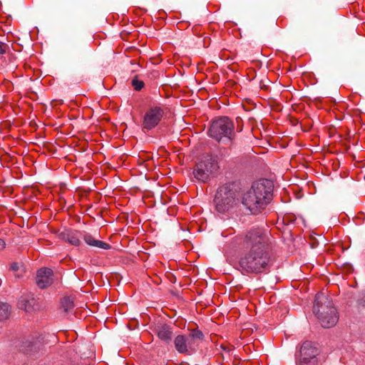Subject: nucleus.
<instances>
[{
  "label": "nucleus",
  "instance_id": "f257e3e1",
  "mask_svg": "<svg viewBox=\"0 0 365 365\" xmlns=\"http://www.w3.org/2000/svg\"><path fill=\"white\" fill-rule=\"evenodd\" d=\"M269 233L256 228L248 231L242 242L244 250L239 266L247 274H261L269 270L271 267L270 244Z\"/></svg>",
  "mask_w": 365,
  "mask_h": 365
},
{
  "label": "nucleus",
  "instance_id": "f03ea898",
  "mask_svg": "<svg viewBox=\"0 0 365 365\" xmlns=\"http://www.w3.org/2000/svg\"><path fill=\"white\" fill-rule=\"evenodd\" d=\"M273 184L268 180H260L252 184L244 193L242 202L252 214L263 210L272 199Z\"/></svg>",
  "mask_w": 365,
  "mask_h": 365
},
{
  "label": "nucleus",
  "instance_id": "7ed1b4c3",
  "mask_svg": "<svg viewBox=\"0 0 365 365\" xmlns=\"http://www.w3.org/2000/svg\"><path fill=\"white\" fill-rule=\"evenodd\" d=\"M313 311L324 328L331 327L338 322L336 308L329 298L323 293L316 294Z\"/></svg>",
  "mask_w": 365,
  "mask_h": 365
},
{
  "label": "nucleus",
  "instance_id": "20e7f679",
  "mask_svg": "<svg viewBox=\"0 0 365 365\" xmlns=\"http://www.w3.org/2000/svg\"><path fill=\"white\" fill-rule=\"evenodd\" d=\"M238 195V191L233 183H226L220 186L214 200L217 211L225 213L231 210L237 205Z\"/></svg>",
  "mask_w": 365,
  "mask_h": 365
},
{
  "label": "nucleus",
  "instance_id": "39448f33",
  "mask_svg": "<svg viewBox=\"0 0 365 365\" xmlns=\"http://www.w3.org/2000/svg\"><path fill=\"white\" fill-rule=\"evenodd\" d=\"M220 168L217 156L207 155L196 164L193 175L197 180L207 182L217 174Z\"/></svg>",
  "mask_w": 365,
  "mask_h": 365
},
{
  "label": "nucleus",
  "instance_id": "423d86ee",
  "mask_svg": "<svg viewBox=\"0 0 365 365\" xmlns=\"http://www.w3.org/2000/svg\"><path fill=\"white\" fill-rule=\"evenodd\" d=\"M233 129L234 125L230 118L222 115L212 121L208 133L210 137L219 141L223 136L230 138Z\"/></svg>",
  "mask_w": 365,
  "mask_h": 365
},
{
  "label": "nucleus",
  "instance_id": "0eeeda50",
  "mask_svg": "<svg viewBox=\"0 0 365 365\" xmlns=\"http://www.w3.org/2000/svg\"><path fill=\"white\" fill-rule=\"evenodd\" d=\"M318 349L310 342H305L300 349V358L298 365H317Z\"/></svg>",
  "mask_w": 365,
  "mask_h": 365
},
{
  "label": "nucleus",
  "instance_id": "6e6552de",
  "mask_svg": "<svg viewBox=\"0 0 365 365\" xmlns=\"http://www.w3.org/2000/svg\"><path fill=\"white\" fill-rule=\"evenodd\" d=\"M53 282V271L49 268H41L36 274V284L41 289L50 286Z\"/></svg>",
  "mask_w": 365,
  "mask_h": 365
},
{
  "label": "nucleus",
  "instance_id": "1a4fd4ad",
  "mask_svg": "<svg viewBox=\"0 0 365 365\" xmlns=\"http://www.w3.org/2000/svg\"><path fill=\"white\" fill-rule=\"evenodd\" d=\"M40 345V336H31L22 341L21 350L26 354H30L38 349Z\"/></svg>",
  "mask_w": 365,
  "mask_h": 365
},
{
  "label": "nucleus",
  "instance_id": "9d476101",
  "mask_svg": "<svg viewBox=\"0 0 365 365\" xmlns=\"http://www.w3.org/2000/svg\"><path fill=\"white\" fill-rule=\"evenodd\" d=\"M155 332L158 337L165 344H169L171 341L173 332L170 325L167 324L158 325L155 329Z\"/></svg>",
  "mask_w": 365,
  "mask_h": 365
},
{
  "label": "nucleus",
  "instance_id": "9b49d317",
  "mask_svg": "<svg viewBox=\"0 0 365 365\" xmlns=\"http://www.w3.org/2000/svg\"><path fill=\"white\" fill-rule=\"evenodd\" d=\"M82 233L77 230H66L60 234L61 238L73 246L81 245Z\"/></svg>",
  "mask_w": 365,
  "mask_h": 365
},
{
  "label": "nucleus",
  "instance_id": "f8f14e48",
  "mask_svg": "<svg viewBox=\"0 0 365 365\" xmlns=\"http://www.w3.org/2000/svg\"><path fill=\"white\" fill-rule=\"evenodd\" d=\"M36 300L33 297H22L19 302V307L28 313L36 311Z\"/></svg>",
  "mask_w": 365,
  "mask_h": 365
},
{
  "label": "nucleus",
  "instance_id": "ddd939ff",
  "mask_svg": "<svg viewBox=\"0 0 365 365\" xmlns=\"http://www.w3.org/2000/svg\"><path fill=\"white\" fill-rule=\"evenodd\" d=\"M81 238L90 246L96 247L103 250L110 249V245L106 242L101 240H98L93 238V237L88 233L82 234Z\"/></svg>",
  "mask_w": 365,
  "mask_h": 365
},
{
  "label": "nucleus",
  "instance_id": "4468645a",
  "mask_svg": "<svg viewBox=\"0 0 365 365\" xmlns=\"http://www.w3.org/2000/svg\"><path fill=\"white\" fill-rule=\"evenodd\" d=\"M176 350L180 354L187 351V346L191 344V341L184 335H178L174 339Z\"/></svg>",
  "mask_w": 365,
  "mask_h": 365
},
{
  "label": "nucleus",
  "instance_id": "2eb2a0df",
  "mask_svg": "<svg viewBox=\"0 0 365 365\" xmlns=\"http://www.w3.org/2000/svg\"><path fill=\"white\" fill-rule=\"evenodd\" d=\"M159 115H144L143 120V128L144 129L150 130L156 126L160 122Z\"/></svg>",
  "mask_w": 365,
  "mask_h": 365
},
{
  "label": "nucleus",
  "instance_id": "dca6fc26",
  "mask_svg": "<svg viewBox=\"0 0 365 365\" xmlns=\"http://www.w3.org/2000/svg\"><path fill=\"white\" fill-rule=\"evenodd\" d=\"M170 110L165 106H161L160 105H153L150 108L149 113L147 114H165L169 113Z\"/></svg>",
  "mask_w": 365,
  "mask_h": 365
},
{
  "label": "nucleus",
  "instance_id": "f3484780",
  "mask_svg": "<svg viewBox=\"0 0 365 365\" xmlns=\"http://www.w3.org/2000/svg\"><path fill=\"white\" fill-rule=\"evenodd\" d=\"M61 309L64 312L68 313L71 312L74 307L73 302L68 297H64L61 300Z\"/></svg>",
  "mask_w": 365,
  "mask_h": 365
},
{
  "label": "nucleus",
  "instance_id": "a211bd4d",
  "mask_svg": "<svg viewBox=\"0 0 365 365\" xmlns=\"http://www.w3.org/2000/svg\"><path fill=\"white\" fill-rule=\"evenodd\" d=\"M11 314V306L6 303H1V320L6 319Z\"/></svg>",
  "mask_w": 365,
  "mask_h": 365
},
{
  "label": "nucleus",
  "instance_id": "6ab92c4d",
  "mask_svg": "<svg viewBox=\"0 0 365 365\" xmlns=\"http://www.w3.org/2000/svg\"><path fill=\"white\" fill-rule=\"evenodd\" d=\"M203 337V334L201 331L200 330H192V332L190 333V334L189 335V336L187 337L190 341H191V344L192 343V341L194 339H202Z\"/></svg>",
  "mask_w": 365,
  "mask_h": 365
},
{
  "label": "nucleus",
  "instance_id": "aec40b11",
  "mask_svg": "<svg viewBox=\"0 0 365 365\" xmlns=\"http://www.w3.org/2000/svg\"><path fill=\"white\" fill-rule=\"evenodd\" d=\"M132 86L135 91H140L144 86V83L135 77L132 80Z\"/></svg>",
  "mask_w": 365,
  "mask_h": 365
},
{
  "label": "nucleus",
  "instance_id": "412c9836",
  "mask_svg": "<svg viewBox=\"0 0 365 365\" xmlns=\"http://www.w3.org/2000/svg\"><path fill=\"white\" fill-rule=\"evenodd\" d=\"M11 269L14 271V272H17L19 270L21 269V266L18 264V263H13L11 265Z\"/></svg>",
  "mask_w": 365,
  "mask_h": 365
},
{
  "label": "nucleus",
  "instance_id": "4be33fe9",
  "mask_svg": "<svg viewBox=\"0 0 365 365\" xmlns=\"http://www.w3.org/2000/svg\"><path fill=\"white\" fill-rule=\"evenodd\" d=\"M4 85L5 86V87H6V88H7L8 90H11V88H12V84H11V83L10 81H5L4 82Z\"/></svg>",
  "mask_w": 365,
  "mask_h": 365
},
{
  "label": "nucleus",
  "instance_id": "5701e85b",
  "mask_svg": "<svg viewBox=\"0 0 365 365\" xmlns=\"http://www.w3.org/2000/svg\"><path fill=\"white\" fill-rule=\"evenodd\" d=\"M288 117H289V120L293 125H296L299 121V120L294 118L292 115H288Z\"/></svg>",
  "mask_w": 365,
  "mask_h": 365
},
{
  "label": "nucleus",
  "instance_id": "b1692460",
  "mask_svg": "<svg viewBox=\"0 0 365 365\" xmlns=\"http://www.w3.org/2000/svg\"><path fill=\"white\" fill-rule=\"evenodd\" d=\"M1 162H2V161L7 160L9 156H8L7 153H5V154L1 153Z\"/></svg>",
  "mask_w": 365,
  "mask_h": 365
},
{
  "label": "nucleus",
  "instance_id": "393cba45",
  "mask_svg": "<svg viewBox=\"0 0 365 365\" xmlns=\"http://www.w3.org/2000/svg\"><path fill=\"white\" fill-rule=\"evenodd\" d=\"M6 47H7V46H6V45H4V44L1 42V54H2L3 53H4V52H5V48H6Z\"/></svg>",
  "mask_w": 365,
  "mask_h": 365
},
{
  "label": "nucleus",
  "instance_id": "a878e982",
  "mask_svg": "<svg viewBox=\"0 0 365 365\" xmlns=\"http://www.w3.org/2000/svg\"><path fill=\"white\" fill-rule=\"evenodd\" d=\"M224 152H225V153H224L225 156L229 155L228 151L226 149H225Z\"/></svg>",
  "mask_w": 365,
  "mask_h": 365
},
{
  "label": "nucleus",
  "instance_id": "bb28decb",
  "mask_svg": "<svg viewBox=\"0 0 365 365\" xmlns=\"http://www.w3.org/2000/svg\"><path fill=\"white\" fill-rule=\"evenodd\" d=\"M1 112H8V111L6 109H4V110L1 109Z\"/></svg>",
  "mask_w": 365,
  "mask_h": 365
}]
</instances>
